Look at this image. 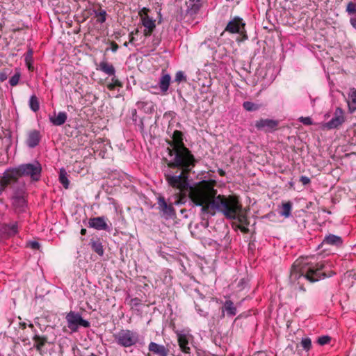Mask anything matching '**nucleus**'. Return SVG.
<instances>
[{
  "label": "nucleus",
  "instance_id": "obj_1",
  "mask_svg": "<svg viewBox=\"0 0 356 356\" xmlns=\"http://www.w3.org/2000/svg\"><path fill=\"white\" fill-rule=\"evenodd\" d=\"M216 181L213 179L202 180L191 186L186 193L195 205L201 207L202 215L215 216L222 213L227 218H238L240 222L247 224L245 216L241 213V204L235 195H217L215 189Z\"/></svg>",
  "mask_w": 356,
  "mask_h": 356
},
{
  "label": "nucleus",
  "instance_id": "obj_2",
  "mask_svg": "<svg viewBox=\"0 0 356 356\" xmlns=\"http://www.w3.org/2000/svg\"><path fill=\"white\" fill-rule=\"evenodd\" d=\"M167 169L164 177L168 186L173 191L174 204H183L186 202V193L190 190V174L195 167L197 160L168 161L165 159Z\"/></svg>",
  "mask_w": 356,
  "mask_h": 356
},
{
  "label": "nucleus",
  "instance_id": "obj_3",
  "mask_svg": "<svg viewBox=\"0 0 356 356\" xmlns=\"http://www.w3.org/2000/svg\"><path fill=\"white\" fill-rule=\"evenodd\" d=\"M325 267L324 261L317 263L309 262L300 268H298L296 265L293 266L290 274V281L293 283L303 277L311 282H315L322 278L327 277L326 273L323 271Z\"/></svg>",
  "mask_w": 356,
  "mask_h": 356
},
{
  "label": "nucleus",
  "instance_id": "obj_4",
  "mask_svg": "<svg viewBox=\"0 0 356 356\" xmlns=\"http://www.w3.org/2000/svg\"><path fill=\"white\" fill-rule=\"evenodd\" d=\"M169 147L167 148L169 156L172 157L170 161L178 162L181 160H197L191 151L184 143V134L179 130L174 131L172 140H167Z\"/></svg>",
  "mask_w": 356,
  "mask_h": 356
},
{
  "label": "nucleus",
  "instance_id": "obj_5",
  "mask_svg": "<svg viewBox=\"0 0 356 356\" xmlns=\"http://www.w3.org/2000/svg\"><path fill=\"white\" fill-rule=\"evenodd\" d=\"M17 168L21 177H30L31 181H38L40 179L42 165L37 161L32 163L21 164L17 166Z\"/></svg>",
  "mask_w": 356,
  "mask_h": 356
},
{
  "label": "nucleus",
  "instance_id": "obj_6",
  "mask_svg": "<svg viewBox=\"0 0 356 356\" xmlns=\"http://www.w3.org/2000/svg\"><path fill=\"white\" fill-rule=\"evenodd\" d=\"M12 196V204L15 210L18 212H24L27 207L26 192L24 186L13 187Z\"/></svg>",
  "mask_w": 356,
  "mask_h": 356
},
{
  "label": "nucleus",
  "instance_id": "obj_7",
  "mask_svg": "<svg viewBox=\"0 0 356 356\" xmlns=\"http://www.w3.org/2000/svg\"><path fill=\"white\" fill-rule=\"evenodd\" d=\"M114 338L120 346L122 347H131L135 345L138 341L137 332L129 330H121L114 334Z\"/></svg>",
  "mask_w": 356,
  "mask_h": 356
},
{
  "label": "nucleus",
  "instance_id": "obj_8",
  "mask_svg": "<svg viewBox=\"0 0 356 356\" xmlns=\"http://www.w3.org/2000/svg\"><path fill=\"white\" fill-rule=\"evenodd\" d=\"M67 327L72 332H77L79 327H83L88 328L90 326L89 321L84 320L79 313L70 311L65 317Z\"/></svg>",
  "mask_w": 356,
  "mask_h": 356
},
{
  "label": "nucleus",
  "instance_id": "obj_9",
  "mask_svg": "<svg viewBox=\"0 0 356 356\" xmlns=\"http://www.w3.org/2000/svg\"><path fill=\"white\" fill-rule=\"evenodd\" d=\"M245 23L239 17H235L227 24L225 31L229 33H238L241 36V41L248 39V35L245 30Z\"/></svg>",
  "mask_w": 356,
  "mask_h": 356
},
{
  "label": "nucleus",
  "instance_id": "obj_10",
  "mask_svg": "<svg viewBox=\"0 0 356 356\" xmlns=\"http://www.w3.org/2000/svg\"><path fill=\"white\" fill-rule=\"evenodd\" d=\"M345 122V117L343 110L337 107L334 111L333 118L323 125L324 129L330 130L339 129Z\"/></svg>",
  "mask_w": 356,
  "mask_h": 356
},
{
  "label": "nucleus",
  "instance_id": "obj_11",
  "mask_svg": "<svg viewBox=\"0 0 356 356\" xmlns=\"http://www.w3.org/2000/svg\"><path fill=\"white\" fill-rule=\"evenodd\" d=\"M158 207L162 215L166 218H173L176 216L175 209L172 204H168L163 196L158 198Z\"/></svg>",
  "mask_w": 356,
  "mask_h": 356
},
{
  "label": "nucleus",
  "instance_id": "obj_12",
  "mask_svg": "<svg viewBox=\"0 0 356 356\" xmlns=\"http://www.w3.org/2000/svg\"><path fill=\"white\" fill-rule=\"evenodd\" d=\"M21 177L17 167L7 169L4 171L0 179L8 185L17 182Z\"/></svg>",
  "mask_w": 356,
  "mask_h": 356
},
{
  "label": "nucleus",
  "instance_id": "obj_13",
  "mask_svg": "<svg viewBox=\"0 0 356 356\" xmlns=\"http://www.w3.org/2000/svg\"><path fill=\"white\" fill-rule=\"evenodd\" d=\"M278 122L271 119H260L255 122V127L258 129L265 131H273L277 129Z\"/></svg>",
  "mask_w": 356,
  "mask_h": 356
},
{
  "label": "nucleus",
  "instance_id": "obj_14",
  "mask_svg": "<svg viewBox=\"0 0 356 356\" xmlns=\"http://www.w3.org/2000/svg\"><path fill=\"white\" fill-rule=\"evenodd\" d=\"M89 226L97 230H107L108 226L105 221L104 217H95L89 220Z\"/></svg>",
  "mask_w": 356,
  "mask_h": 356
},
{
  "label": "nucleus",
  "instance_id": "obj_15",
  "mask_svg": "<svg viewBox=\"0 0 356 356\" xmlns=\"http://www.w3.org/2000/svg\"><path fill=\"white\" fill-rule=\"evenodd\" d=\"M148 349L150 352L158 356H168L169 353L168 348L155 342H150L148 346Z\"/></svg>",
  "mask_w": 356,
  "mask_h": 356
},
{
  "label": "nucleus",
  "instance_id": "obj_16",
  "mask_svg": "<svg viewBox=\"0 0 356 356\" xmlns=\"http://www.w3.org/2000/svg\"><path fill=\"white\" fill-rule=\"evenodd\" d=\"M41 139L40 131L38 130H31L28 133L26 144L29 147L33 148L37 146Z\"/></svg>",
  "mask_w": 356,
  "mask_h": 356
},
{
  "label": "nucleus",
  "instance_id": "obj_17",
  "mask_svg": "<svg viewBox=\"0 0 356 356\" xmlns=\"http://www.w3.org/2000/svg\"><path fill=\"white\" fill-rule=\"evenodd\" d=\"M342 243L343 240L341 236L329 234L325 236L320 246L323 247L325 245L339 246Z\"/></svg>",
  "mask_w": 356,
  "mask_h": 356
},
{
  "label": "nucleus",
  "instance_id": "obj_18",
  "mask_svg": "<svg viewBox=\"0 0 356 356\" xmlns=\"http://www.w3.org/2000/svg\"><path fill=\"white\" fill-rule=\"evenodd\" d=\"M143 26L145 27L143 35L145 38L152 35L156 29V20L153 17L141 21Z\"/></svg>",
  "mask_w": 356,
  "mask_h": 356
},
{
  "label": "nucleus",
  "instance_id": "obj_19",
  "mask_svg": "<svg viewBox=\"0 0 356 356\" xmlns=\"http://www.w3.org/2000/svg\"><path fill=\"white\" fill-rule=\"evenodd\" d=\"M97 70L102 71L104 74L114 76H115V69L113 64L109 63L107 60L101 61L97 67Z\"/></svg>",
  "mask_w": 356,
  "mask_h": 356
},
{
  "label": "nucleus",
  "instance_id": "obj_20",
  "mask_svg": "<svg viewBox=\"0 0 356 356\" xmlns=\"http://www.w3.org/2000/svg\"><path fill=\"white\" fill-rule=\"evenodd\" d=\"M346 12L350 16L351 26L356 29V2H348L346 6Z\"/></svg>",
  "mask_w": 356,
  "mask_h": 356
},
{
  "label": "nucleus",
  "instance_id": "obj_21",
  "mask_svg": "<svg viewBox=\"0 0 356 356\" xmlns=\"http://www.w3.org/2000/svg\"><path fill=\"white\" fill-rule=\"evenodd\" d=\"M204 0H187L186 5L191 15L196 14L203 5Z\"/></svg>",
  "mask_w": 356,
  "mask_h": 356
},
{
  "label": "nucleus",
  "instance_id": "obj_22",
  "mask_svg": "<svg viewBox=\"0 0 356 356\" xmlns=\"http://www.w3.org/2000/svg\"><path fill=\"white\" fill-rule=\"evenodd\" d=\"M32 339L34 342L33 347L38 352L42 354V349L48 341V337L45 335L35 334Z\"/></svg>",
  "mask_w": 356,
  "mask_h": 356
},
{
  "label": "nucleus",
  "instance_id": "obj_23",
  "mask_svg": "<svg viewBox=\"0 0 356 356\" xmlns=\"http://www.w3.org/2000/svg\"><path fill=\"white\" fill-rule=\"evenodd\" d=\"M177 341L181 350L185 354L191 353V348L188 346V339L185 334H178Z\"/></svg>",
  "mask_w": 356,
  "mask_h": 356
},
{
  "label": "nucleus",
  "instance_id": "obj_24",
  "mask_svg": "<svg viewBox=\"0 0 356 356\" xmlns=\"http://www.w3.org/2000/svg\"><path fill=\"white\" fill-rule=\"evenodd\" d=\"M222 316H225V312L227 313L228 316H234L237 313L236 307L234 302L230 300H227L222 307Z\"/></svg>",
  "mask_w": 356,
  "mask_h": 356
},
{
  "label": "nucleus",
  "instance_id": "obj_25",
  "mask_svg": "<svg viewBox=\"0 0 356 356\" xmlns=\"http://www.w3.org/2000/svg\"><path fill=\"white\" fill-rule=\"evenodd\" d=\"M67 115L65 112H59L56 116H49L50 122L55 126H61L67 120Z\"/></svg>",
  "mask_w": 356,
  "mask_h": 356
},
{
  "label": "nucleus",
  "instance_id": "obj_26",
  "mask_svg": "<svg viewBox=\"0 0 356 356\" xmlns=\"http://www.w3.org/2000/svg\"><path fill=\"white\" fill-rule=\"evenodd\" d=\"M171 77L168 74L163 75L159 82V88L163 93H165L170 86Z\"/></svg>",
  "mask_w": 356,
  "mask_h": 356
},
{
  "label": "nucleus",
  "instance_id": "obj_27",
  "mask_svg": "<svg viewBox=\"0 0 356 356\" xmlns=\"http://www.w3.org/2000/svg\"><path fill=\"white\" fill-rule=\"evenodd\" d=\"M292 210V203L290 201L282 203L281 211L279 212L281 216L289 218Z\"/></svg>",
  "mask_w": 356,
  "mask_h": 356
},
{
  "label": "nucleus",
  "instance_id": "obj_28",
  "mask_svg": "<svg viewBox=\"0 0 356 356\" xmlns=\"http://www.w3.org/2000/svg\"><path fill=\"white\" fill-rule=\"evenodd\" d=\"M90 245L92 250L97 254L99 256H102L104 254V251L103 245L99 239L91 240Z\"/></svg>",
  "mask_w": 356,
  "mask_h": 356
},
{
  "label": "nucleus",
  "instance_id": "obj_29",
  "mask_svg": "<svg viewBox=\"0 0 356 356\" xmlns=\"http://www.w3.org/2000/svg\"><path fill=\"white\" fill-rule=\"evenodd\" d=\"M348 97V104L349 110L350 112H354L356 110V90L354 88L350 90Z\"/></svg>",
  "mask_w": 356,
  "mask_h": 356
},
{
  "label": "nucleus",
  "instance_id": "obj_30",
  "mask_svg": "<svg viewBox=\"0 0 356 356\" xmlns=\"http://www.w3.org/2000/svg\"><path fill=\"white\" fill-rule=\"evenodd\" d=\"M33 50L29 49L24 56V61L28 67V70L31 72L34 70V67L33 65Z\"/></svg>",
  "mask_w": 356,
  "mask_h": 356
},
{
  "label": "nucleus",
  "instance_id": "obj_31",
  "mask_svg": "<svg viewBox=\"0 0 356 356\" xmlns=\"http://www.w3.org/2000/svg\"><path fill=\"white\" fill-rule=\"evenodd\" d=\"M59 181L65 189L68 188L70 181L67 179V173L66 170L63 168H61L60 170Z\"/></svg>",
  "mask_w": 356,
  "mask_h": 356
},
{
  "label": "nucleus",
  "instance_id": "obj_32",
  "mask_svg": "<svg viewBox=\"0 0 356 356\" xmlns=\"http://www.w3.org/2000/svg\"><path fill=\"white\" fill-rule=\"evenodd\" d=\"M241 213H243V214L245 216V218H246V220H247V224L240 222V221H239V220H238V217H236V218H233V219H234V220H238V222L240 223V225H238L237 226V227H238V229H240L243 233H245V234H246V233H248V232H249V231H250V230H249V229L248 228V225L250 224V222H249V220H248V218H247V216H246L245 213L243 212V207H241Z\"/></svg>",
  "mask_w": 356,
  "mask_h": 356
},
{
  "label": "nucleus",
  "instance_id": "obj_33",
  "mask_svg": "<svg viewBox=\"0 0 356 356\" xmlns=\"http://www.w3.org/2000/svg\"><path fill=\"white\" fill-rule=\"evenodd\" d=\"M111 81V83L107 84V88L111 91L114 90L117 87L122 88L123 86L122 83L115 76L112 77Z\"/></svg>",
  "mask_w": 356,
  "mask_h": 356
},
{
  "label": "nucleus",
  "instance_id": "obj_34",
  "mask_svg": "<svg viewBox=\"0 0 356 356\" xmlns=\"http://www.w3.org/2000/svg\"><path fill=\"white\" fill-rule=\"evenodd\" d=\"M30 108L33 112H37L40 108V103L38 97L35 95H32L29 99Z\"/></svg>",
  "mask_w": 356,
  "mask_h": 356
},
{
  "label": "nucleus",
  "instance_id": "obj_35",
  "mask_svg": "<svg viewBox=\"0 0 356 356\" xmlns=\"http://www.w3.org/2000/svg\"><path fill=\"white\" fill-rule=\"evenodd\" d=\"M5 229L9 236H14L18 232V225L17 222L7 225Z\"/></svg>",
  "mask_w": 356,
  "mask_h": 356
},
{
  "label": "nucleus",
  "instance_id": "obj_36",
  "mask_svg": "<svg viewBox=\"0 0 356 356\" xmlns=\"http://www.w3.org/2000/svg\"><path fill=\"white\" fill-rule=\"evenodd\" d=\"M150 10L147 8L143 7L138 11V16L140 17V21L152 18V17L149 16V13Z\"/></svg>",
  "mask_w": 356,
  "mask_h": 356
},
{
  "label": "nucleus",
  "instance_id": "obj_37",
  "mask_svg": "<svg viewBox=\"0 0 356 356\" xmlns=\"http://www.w3.org/2000/svg\"><path fill=\"white\" fill-rule=\"evenodd\" d=\"M106 12L104 10L100 9L99 12H95V17L97 21L99 23H104L106 19Z\"/></svg>",
  "mask_w": 356,
  "mask_h": 356
},
{
  "label": "nucleus",
  "instance_id": "obj_38",
  "mask_svg": "<svg viewBox=\"0 0 356 356\" xmlns=\"http://www.w3.org/2000/svg\"><path fill=\"white\" fill-rule=\"evenodd\" d=\"M243 108L248 111H254L259 108V106L251 102H244L243 104Z\"/></svg>",
  "mask_w": 356,
  "mask_h": 356
},
{
  "label": "nucleus",
  "instance_id": "obj_39",
  "mask_svg": "<svg viewBox=\"0 0 356 356\" xmlns=\"http://www.w3.org/2000/svg\"><path fill=\"white\" fill-rule=\"evenodd\" d=\"M301 346L307 351L309 350L312 348V341L309 338H304L301 341Z\"/></svg>",
  "mask_w": 356,
  "mask_h": 356
},
{
  "label": "nucleus",
  "instance_id": "obj_40",
  "mask_svg": "<svg viewBox=\"0 0 356 356\" xmlns=\"http://www.w3.org/2000/svg\"><path fill=\"white\" fill-rule=\"evenodd\" d=\"M331 340L329 336L323 335L318 338L317 342L318 344L323 346L327 344Z\"/></svg>",
  "mask_w": 356,
  "mask_h": 356
},
{
  "label": "nucleus",
  "instance_id": "obj_41",
  "mask_svg": "<svg viewBox=\"0 0 356 356\" xmlns=\"http://www.w3.org/2000/svg\"><path fill=\"white\" fill-rule=\"evenodd\" d=\"M175 81L180 83L181 81H186V76L182 71H179L175 75Z\"/></svg>",
  "mask_w": 356,
  "mask_h": 356
},
{
  "label": "nucleus",
  "instance_id": "obj_42",
  "mask_svg": "<svg viewBox=\"0 0 356 356\" xmlns=\"http://www.w3.org/2000/svg\"><path fill=\"white\" fill-rule=\"evenodd\" d=\"M20 75L19 73L15 74L9 80V83L12 86H15L18 84Z\"/></svg>",
  "mask_w": 356,
  "mask_h": 356
},
{
  "label": "nucleus",
  "instance_id": "obj_43",
  "mask_svg": "<svg viewBox=\"0 0 356 356\" xmlns=\"http://www.w3.org/2000/svg\"><path fill=\"white\" fill-rule=\"evenodd\" d=\"M299 122H302L305 125H311L312 124V120L309 117H300L298 119Z\"/></svg>",
  "mask_w": 356,
  "mask_h": 356
},
{
  "label": "nucleus",
  "instance_id": "obj_44",
  "mask_svg": "<svg viewBox=\"0 0 356 356\" xmlns=\"http://www.w3.org/2000/svg\"><path fill=\"white\" fill-rule=\"evenodd\" d=\"M300 181L303 185H307V184H309L310 183V179L308 177H306V176H301L300 178Z\"/></svg>",
  "mask_w": 356,
  "mask_h": 356
},
{
  "label": "nucleus",
  "instance_id": "obj_45",
  "mask_svg": "<svg viewBox=\"0 0 356 356\" xmlns=\"http://www.w3.org/2000/svg\"><path fill=\"white\" fill-rule=\"evenodd\" d=\"M110 44H111V51L113 52H114V53L118 51V48H119L118 44L115 42H114V41H111L110 42Z\"/></svg>",
  "mask_w": 356,
  "mask_h": 356
},
{
  "label": "nucleus",
  "instance_id": "obj_46",
  "mask_svg": "<svg viewBox=\"0 0 356 356\" xmlns=\"http://www.w3.org/2000/svg\"><path fill=\"white\" fill-rule=\"evenodd\" d=\"M9 185L4 182L2 179H0V193L1 194L3 191Z\"/></svg>",
  "mask_w": 356,
  "mask_h": 356
},
{
  "label": "nucleus",
  "instance_id": "obj_47",
  "mask_svg": "<svg viewBox=\"0 0 356 356\" xmlns=\"http://www.w3.org/2000/svg\"><path fill=\"white\" fill-rule=\"evenodd\" d=\"M29 245L33 250H38L40 248V244L37 241L30 242Z\"/></svg>",
  "mask_w": 356,
  "mask_h": 356
},
{
  "label": "nucleus",
  "instance_id": "obj_48",
  "mask_svg": "<svg viewBox=\"0 0 356 356\" xmlns=\"http://www.w3.org/2000/svg\"><path fill=\"white\" fill-rule=\"evenodd\" d=\"M8 78V75L6 72H0V81L3 82Z\"/></svg>",
  "mask_w": 356,
  "mask_h": 356
},
{
  "label": "nucleus",
  "instance_id": "obj_49",
  "mask_svg": "<svg viewBox=\"0 0 356 356\" xmlns=\"http://www.w3.org/2000/svg\"><path fill=\"white\" fill-rule=\"evenodd\" d=\"M131 302L134 305L137 306L140 304V299L136 298L132 299Z\"/></svg>",
  "mask_w": 356,
  "mask_h": 356
},
{
  "label": "nucleus",
  "instance_id": "obj_50",
  "mask_svg": "<svg viewBox=\"0 0 356 356\" xmlns=\"http://www.w3.org/2000/svg\"><path fill=\"white\" fill-rule=\"evenodd\" d=\"M129 42L131 44L134 43L136 40L134 35H131L130 33L129 34Z\"/></svg>",
  "mask_w": 356,
  "mask_h": 356
},
{
  "label": "nucleus",
  "instance_id": "obj_51",
  "mask_svg": "<svg viewBox=\"0 0 356 356\" xmlns=\"http://www.w3.org/2000/svg\"><path fill=\"white\" fill-rule=\"evenodd\" d=\"M218 174H219V175H220V176H221V177H224V176L225 175V174H226V173H225V170H222V169H221V168H219V169L218 170Z\"/></svg>",
  "mask_w": 356,
  "mask_h": 356
},
{
  "label": "nucleus",
  "instance_id": "obj_52",
  "mask_svg": "<svg viewBox=\"0 0 356 356\" xmlns=\"http://www.w3.org/2000/svg\"><path fill=\"white\" fill-rule=\"evenodd\" d=\"M195 307H196L197 311H198V312L200 314V315L204 316H206V314L204 313V312L201 309L197 308V305H196Z\"/></svg>",
  "mask_w": 356,
  "mask_h": 356
},
{
  "label": "nucleus",
  "instance_id": "obj_53",
  "mask_svg": "<svg viewBox=\"0 0 356 356\" xmlns=\"http://www.w3.org/2000/svg\"><path fill=\"white\" fill-rule=\"evenodd\" d=\"M26 323H24V322H22V323H19V327L22 329V330H25L26 327Z\"/></svg>",
  "mask_w": 356,
  "mask_h": 356
},
{
  "label": "nucleus",
  "instance_id": "obj_54",
  "mask_svg": "<svg viewBox=\"0 0 356 356\" xmlns=\"http://www.w3.org/2000/svg\"><path fill=\"white\" fill-rule=\"evenodd\" d=\"M138 33H139V30H138V29H134V31H132L130 33V34H131V35H138Z\"/></svg>",
  "mask_w": 356,
  "mask_h": 356
},
{
  "label": "nucleus",
  "instance_id": "obj_55",
  "mask_svg": "<svg viewBox=\"0 0 356 356\" xmlns=\"http://www.w3.org/2000/svg\"><path fill=\"white\" fill-rule=\"evenodd\" d=\"M86 234V229H85V228H82V229H81V235H85Z\"/></svg>",
  "mask_w": 356,
  "mask_h": 356
},
{
  "label": "nucleus",
  "instance_id": "obj_56",
  "mask_svg": "<svg viewBox=\"0 0 356 356\" xmlns=\"http://www.w3.org/2000/svg\"><path fill=\"white\" fill-rule=\"evenodd\" d=\"M160 43V40H156L155 42H154V44L155 45H159V44Z\"/></svg>",
  "mask_w": 356,
  "mask_h": 356
},
{
  "label": "nucleus",
  "instance_id": "obj_57",
  "mask_svg": "<svg viewBox=\"0 0 356 356\" xmlns=\"http://www.w3.org/2000/svg\"><path fill=\"white\" fill-rule=\"evenodd\" d=\"M29 327L32 328V329L34 328V325L32 323L29 324Z\"/></svg>",
  "mask_w": 356,
  "mask_h": 356
},
{
  "label": "nucleus",
  "instance_id": "obj_58",
  "mask_svg": "<svg viewBox=\"0 0 356 356\" xmlns=\"http://www.w3.org/2000/svg\"><path fill=\"white\" fill-rule=\"evenodd\" d=\"M129 43V42H125L123 45L124 47H127Z\"/></svg>",
  "mask_w": 356,
  "mask_h": 356
},
{
  "label": "nucleus",
  "instance_id": "obj_59",
  "mask_svg": "<svg viewBox=\"0 0 356 356\" xmlns=\"http://www.w3.org/2000/svg\"><path fill=\"white\" fill-rule=\"evenodd\" d=\"M1 195V194L0 193V196ZM3 202V200L0 198V203H2Z\"/></svg>",
  "mask_w": 356,
  "mask_h": 356
},
{
  "label": "nucleus",
  "instance_id": "obj_60",
  "mask_svg": "<svg viewBox=\"0 0 356 356\" xmlns=\"http://www.w3.org/2000/svg\"><path fill=\"white\" fill-rule=\"evenodd\" d=\"M300 289H302V290L305 291V289L303 288V286H300Z\"/></svg>",
  "mask_w": 356,
  "mask_h": 356
},
{
  "label": "nucleus",
  "instance_id": "obj_61",
  "mask_svg": "<svg viewBox=\"0 0 356 356\" xmlns=\"http://www.w3.org/2000/svg\"><path fill=\"white\" fill-rule=\"evenodd\" d=\"M140 104H146V105H147V104H148L147 103H145V102H141Z\"/></svg>",
  "mask_w": 356,
  "mask_h": 356
},
{
  "label": "nucleus",
  "instance_id": "obj_62",
  "mask_svg": "<svg viewBox=\"0 0 356 356\" xmlns=\"http://www.w3.org/2000/svg\"><path fill=\"white\" fill-rule=\"evenodd\" d=\"M149 108H150V110L152 111V110L153 109V106H152V105H151V107H150Z\"/></svg>",
  "mask_w": 356,
  "mask_h": 356
}]
</instances>
